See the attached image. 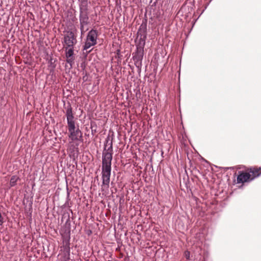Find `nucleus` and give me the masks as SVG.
Wrapping results in <instances>:
<instances>
[{"label":"nucleus","instance_id":"nucleus-1","mask_svg":"<svg viewBox=\"0 0 261 261\" xmlns=\"http://www.w3.org/2000/svg\"><path fill=\"white\" fill-rule=\"evenodd\" d=\"M114 135L109 134L104 143V148L102 152L101 191L103 194L108 193L109 189L113 159V141Z\"/></svg>","mask_w":261,"mask_h":261},{"label":"nucleus","instance_id":"nucleus-2","mask_svg":"<svg viewBox=\"0 0 261 261\" xmlns=\"http://www.w3.org/2000/svg\"><path fill=\"white\" fill-rule=\"evenodd\" d=\"M66 110L65 115L67 118L68 129L69 131V138L72 141H83V134L80 130L79 126H75L74 114L72 112V108L70 104L68 103L65 107Z\"/></svg>","mask_w":261,"mask_h":261},{"label":"nucleus","instance_id":"nucleus-3","mask_svg":"<svg viewBox=\"0 0 261 261\" xmlns=\"http://www.w3.org/2000/svg\"><path fill=\"white\" fill-rule=\"evenodd\" d=\"M63 43L67 47L75 46L77 43L76 37L73 31L69 30L64 31Z\"/></svg>","mask_w":261,"mask_h":261},{"label":"nucleus","instance_id":"nucleus-4","mask_svg":"<svg viewBox=\"0 0 261 261\" xmlns=\"http://www.w3.org/2000/svg\"><path fill=\"white\" fill-rule=\"evenodd\" d=\"M80 31L82 35L88 30V28H86L87 25L90 24L89 18H79Z\"/></svg>","mask_w":261,"mask_h":261},{"label":"nucleus","instance_id":"nucleus-5","mask_svg":"<svg viewBox=\"0 0 261 261\" xmlns=\"http://www.w3.org/2000/svg\"><path fill=\"white\" fill-rule=\"evenodd\" d=\"M251 181L250 173L248 172H240L237 177V182L239 184Z\"/></svg>","mask_w":261,"mask_h":261},{"label":"nucleus","instance_id":"nucleus-6","mask_svg":"<svg viewBox=\"0 0 261 261\" xmlns=\"http://www.w3.org/2000/svg\"><path fill=\"white\" fill-rule=\"evenodd\" d=\"M97 37V31L94 29H92L88 32L86 39L89 41L92 42V43L96 44Z\"/></svg>","mask_w":261,"mask_h":261},{"label":"nucleus","instance_id":"nucleus-7","mask_svg":"<svg viewBox=\"0 0 261 261\" xmlns=\"http://www.w3.org/2000/svg\"><path fill=\"white\" fill-rule=\"evenodd\" d=\"M248 173H250V178L252 181L260 176L261 174V168H251Z\"/></svg>","mask_w":261,"mask_h":261},{"label":"nucleus","instance_id":"nucleus-8","mask_svg":"<svg viewBox=\"0 0 261 261\" xmlns=\"http://www.w3.org/2000/svg\"><path fill=\"white\" fill-rule=\"evenodd\" d=\"M137 37L147 38V25L142 23L137 32Z\"/></svg>","mask_w":261,"mask_h":261},{"label":"nucleus","instance_id":"nucleus-9","mask_svg":"<svg viewBox=\"0 0 261 261\" xmlns=\"http://www.w3.org/2000/svg\"><path fill=\"white\" fill-rule=\"evenodd\" d=\"M146 38L143 37H137V50L144 51V47L145 44Z\"/></svg>","mask_w":261,"mask_h":261},{"label":"nucleus","instance_id":"nucleus-10","mask_svg":"<svg viewBox=\"0 0 261 261\" xmlns=\"http://www.w3.org/2000/svg\"><path fill=\"white\" fill-rule=\"evenodd\" d=\"M69 245L70 243L69 240L66 242L63 245L64 251L65 252V259H64V261H69V255L70 251Z\"/></svg>","mask_w":261,"mask_h":261},{"label":"nucleus","instance_id":"nucleus-11","mask_svg":"<svg viewBox=\"0 0 261 261\" xmlns=\"http://www.w3.org/2000/svg\"><path fill=\"white\" fill-rule=\"evenodd\" d=\"M80 12L88 11V3L87 0H81L79 4Z\"/></svg>","mask_w":261,"mask_h":261},{"label":"nucleus","instance_id":"nucleus-12","mask_svg":"<svg viewBox=\"0 0 261 261\" xmlns=\"http://www.w3.org/2000/svg\"><path fill=\"white\" fill-rule=\"evenodd\" d=\"M144 51L137 50L135 55L133 56L134 61H142L143 57Z\"/></svg>","mask_w":261,"mask_h":261},{"label":"nucleus","instance_id":"nucleus-13","mask_svg":"<svg viewBox=\"0 0 261 261\" xmlns=\"http://www.w3.org/2000/svg\"><path fill=\"white\" fill-rule=\"evenodd\" d=\"M74 46L67 47V46H64L65 49V56L66 57H73L74 55Z\"/></svg>","mask_w":261,"mask_h":261},{"label":"nucleus","instance_id":"nucleus-14","mask_svg":"<svg viewBox=\"0 0 261 261\" xmlns=\"http://www.w3.org/2000/svg\"><path fill=\"white\" fill-rule=\"evenodd\" d=\"M95 45V44L94 43H92V42L89 41L86 39V41L83 46V50H87L90 47H91V46H94Z\"/></svg>","mask_w":261,"mask_h":261},{"label":"nucleus","instance_id":"nucleus-15","mask_svg":"<svg viewBox=\"0 0 261 261\" xmlns=\"http://www.w3.org/2000/svg\"><path fill=\"white\" fill-rule=\"evenodd\" d=\"M18 178L16 176H12L10 181V186L11 187H14L15 186L16 182Z\"/></svg>","mask_w":261,"mask_h":261},{"label":"nucleus","instance_id":"nucleus-16","mask_svg":"<svg viewBox=\"0 0 261 261\" xmlns=\"http://www.w3.org/2000/svg\"><path fill=\"white\" fill-rule=\"evenodd\" d=\"M79 18H89L88 11L80 12Z\"/></svg>","mask_w":261,"mask_h":261},{"label":"nucleus","instance_id":"nucleus-17","mask_svg":"<svg viewBox=\"0 0 261 261\" xmlns=\"http://www.w3.org/2000/svg\"><path fill=\"white\" fill-rule=\"evenodd\" d=\"M66 62L68 64H70V66L71 67L72 64L74 63V57H66Z\"/></svg>","mask_w":261,"mask_h":261},{"label":"nucleus","instance_id":"nucleus-18","mask_svg":"<svg viewBox=\"0 0 261 261\" xmlns=\"http://www.w3.org/2000/svg\"><path fill=\"white\" fill-rule=\"evenodd\" d=\"M135 65L136 67L139 69L141 70V66H142V61H134Z\"/></svg>","mask_w":261,"mask_h":261},{"label":"nucleus","instance_id":"nucleus-19","mask_svg":"<svg viewBox=\"0 0 261 261\" xmlns=\"http://www.w3.org/2000/svg\"><path fill=\"white\" fill-rule=\"evenodd\" d=\"M184 256L187 259H190V252L189 251H186L184 253Z\"/></svg>","mask_w":261,"mask_h":261},{"label":"nucleus","instance_id":"nucleus-20","mask_svg":"<svg viewBox=\"0 0 261 261\" xmlns=\"http://www.w3.org/2000/svg\"><path fill=\"white\" fill-rule=\"evenodd\" d=\"M4 223V218L3 217L1 213L0 212V225H2Z\"/></svg>","mask_w":261,"mask_h":261},{"label":"nucleus","instance_id":"nucleus-21","mask_svg":"<svg viewBox=\"0 0 261 261\" xmlns=\"http://www.w3.org/2000/svg\"><path fill=\"white\" fill-rule=\"evenodd\" d=\"M83 80L84 81H87V77H86V76H83Z\"/></svg>","mask_w":261,"mask_h":261},{"label":"nucleus","instance_id":"nucleus-22","mask_svg":"<svg viewBox=\"0 0 261 261\" xmlns=\"http://www.w3.org/2000/svg\"><path fill=\"white\" fill-rule=\"evenodd\" d=\"M93 132H96V130H93L92 128V133H93Z\"/></svg>","mask_w":261,"mask_h":261},{"label":"nucleus","instance_id":"nucleus-23","mask_svg":"<svg viewBox=\"0 0 261 261\" xmlns=\"http://www.w3.org/2000/svg\"><path fill=\"white\" fill-rule=\"evenodd\" d=\"M91 50H89L88 51H87L88 53H90Z\"/></svg>","mask_w":261,"mask_h":261}]
</instances>
